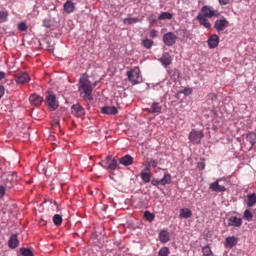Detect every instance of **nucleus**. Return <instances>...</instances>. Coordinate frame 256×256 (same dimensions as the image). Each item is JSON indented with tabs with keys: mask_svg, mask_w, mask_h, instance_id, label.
<instances>
[{
	"mask_svg": "<svg viewBox=\"0 0 256 256\" xmlns=\"http://www.w3.org/2000/svg\"><path fill=\"white\" fill-rule=\"evenodd\" d=\"M97 82H96L92 84L89 80L84 81L82 80H80L78 89L79 90H82L84 94L83 96L84 98L91 100L93 98L92 92Z\"/></svg>",
	"mask_w": 256,
	"mask_h": 256,
	"instance_id": "obj_1",
	"label": "nucleus"
},
{
	"mask_svg": "<svg viewBox=\"0 0 256 256\" xmlns=\"http://www.w3.org/2000/svg\"><path fill=\"white\" fill-rule=\"evenodd\" d=\"M2 181L6 189H10L18 180L14 172H4L1 176Z\"/></svg>",
	"mask_w": 256,
	"mask_h": 256,
	"instance_id": "obj_2",
	"label": "nucleus"
},
{
	"mask_svg": "<svg viewBox=\"0 0 256 256\" xmlns=\"http://www.w3.org/2000/svg\"><path fill=\"white\" fill-rule=\"evenodd\" d=\"M127 76L128 80L133 85L140 83L142 81V77L138 68H134L128 71Z\"/></svg>",
	"mask_w": 256,
	"mask_h": 256,
	"instance_id": "obj_3",
	"label": "nucleus"
},
{
	"mask_svg": "<svg viewBox=\"0 0 256 256\" xmlns=\"http://www.w3.org/2000/svg\"><path fill=\"white\" fill-rule=\"evenodd\" d=\"M46 101L51 110H54L58 107V102L56 100V96L52 91H48Z\"/></svg>",
	"mask_w": 256,
	"mask_h": 256,
	"instance_id": "obj_4",
	"label": "nucleus"
},
{
	"mask_svg": "<svg viewBox=\"0 0 256 256\" xmlns=\"http://www.w3.org/2000/svg\"><path fill=\"white\" fill-rule=\"evenodd\" d=\"M204 136L202 131L194 129L190 133L188 138L193 144H198Z\"/></svg>",
	"mask_w": 256,
	"mask_h": 256,
	"instance_id": "obj_5",
	"label": "nucleus"
},
{
	"mask_svg": "<svg viewBox=\"0 0 256 256\" xmlns=\"http://www.w3.org/2000/svg\"><path fill=\"white\" fill-rule=\"evenodd\" d=\"M201 12L203 13V16L209 18L214 16H218L219 14L217 10H214L212 7L208 6H204L201 10Z\"/></svg>",
	"mask_w": 256,
	"mask_h": 256,
	"instance_id": "obj_6",
	"label": "nucleus"
},
{
	"mask_svg": "<svg viewBox=\"0 0 256 256\" xmlns=\"http://www.w3.org/2000/svg\"><path fill=\"white\" fill-rule=\"evenodd\" d=\"M176 36L172 32H169L164 34L163 40L164 44L168 46H172L176 42Z\"/></svg>",
	"mask_w": 256,
	"mask_h": 256,
	"instance_id": "obj_7",
	"label": "nucleus"
},
{
	"mask_svg": "<svg viewBox=\"0 0 256 256\" xmlns=\"http://www.w3.org/2000/svg\"><path fill=\"white\" fill-rule=\"evenodd\" d=\"M228 21L224 18L216 20L214 24V28L217 32H220L224 30L226 27L228 26Z\"/></svg>",
	"mask_w": 256,
	"mask_h": 256,
	"instance_id": "obj_8",
	"label": "nucleus"
},
{
	"mask_svg": "<svg viewBox=\"0 0 256 256\" xmlns=\"http://www.w3.org/2000/svg\"><path fill=\"white\" fill-rule=\"evenodd\" d=\"M71 109L72 114L76 117H80L85 113L84 108L79 104L72 105Z\"/></svg>",
	"mask_w": 256,
	"mask_h": 256,
	"instance_id": "obj_9",
	"label": "nucleus"
},
{
	"mask_svg": "<svg viewBox=\"0 0 256 256\" xmlns=\"http://www.w3.org/2000/svg\"><path fill=\"white\" fill-rule=\"evenodd\" d=\"M220 42L219 37L216 34L212 35L208 40V46L210 48H214L218 46Z\"/></svg>",
	"mask_w": 256,
	"mask_h": 256,
	"instance_id": "obj_10",
	"label": "nucleus"
},
{
	"mask_svg": "<svg viewBox=\"0 0 256 256\" xmlns=\"http://www.w3.org/2000/svg\"><path fill=\"white\" fill-rule=\"evenodd\" d=\"M242 224L240 218L232 216L228 219V226L234 227H240Z\"/></svg>",
	"mask_w": 256,
	"mask_h": 256,
	"instance_id": "obj_11",
	"label": "nucleus"
},
{
	"mask_svg": "<svg viewBox=\"0 0 256 256\" xmlns=\"http://www.w3.org/2000/svg\"><path fill=\"white\" fill-rule=\"evenodd\" d=\"M29 100L32 105L38 106L42 103L44 100V98L42 96L33 94L30 96Z\"/></svg>",
	"mask_w": 256,
	"mask_h": 256,
	"instance_id": "obj_12",
	"label": "nucleus"
},
{
	"mask_svg": "<svg viewBox=\"0 0 256 256\" xmlns=\"http://www.w3.org/2000/svg\"><path fill=\"white\" fill-rule=\"evenodd\" d=\"M206 18L202 14L199 13L196 19L200 22V24L203 25L206 28H209L211 27V24Z\"/></svg>",
	"mask_w": 256,
	"mask_h": 256,
	"instance_id": "obj_13",
	"label": "nucleus"
},
{
	"mask_svg": "<svg viewBox=\"0 0 256 256\" xmlns=\"http://www.w3.org/2000/svg\"><path fill=\"white\" fill-rule=\"evenodd\" d=\"M162 107L158 103L154 102L152 104L150 108H146L144 109L146 111H147L149 113H160L162 110Z\"/></svg>",
	"mask_w": 256,
	"mask_h": 256,
	"instance_id": "obj_14",
	"label": "nucleus"
},
{
	"mask_svg": "<svg viewBox=\"0 0 256 256\" xmlns=\"http://www.w3.org/2000/svg\"><path fill=\"white\" fill-rule=\"evenodd\" d=\"M102 112L106 114L115 115L118 112V110L114 106H106L102 108Z\"/></svg>",
	"mask_w": 256,
	"mask_h": 256,
	"instance_id": "obj_15",
	"label": "nucleus"
},
{
	"mask_svg": "<svg viewBox=\"0 0 256 256\" xmlns=\"http://www.w3.org/2000/svg\"><path fill=\"white\" fill-rule=\"evenodd\" d=\"M75 6L73 2L70 0H68L64 4V9L66 14H70L74 11Z\"/></svg>",
	"mask_w": 256,
	"mask_h": 256,
	"instance_id": "obj_16",
	"label": "nucleus"
},
{
	"mask_svg": "<svg viewBox=\"0 0 256 256\" xmlns=\"http://www.w3.org/2000/svg\"><path fill=\"white\" fill-rule=\"evenodd\" d=\"M30 80V77L28 74L22 73L17 74L16 81L18 83L23 84Z\"/></svg>",
	"mask_w": 256,
	"mask_h": 256,
	"instance_id": "obj_17",
	"label": "nucleus"
},
{
	"mask_svg": "<svg viewBox=\"0 0 256 256\" xmlns=\"http://www.w3.org/2000/svg\"><path fill=\"white\" fill-rule=\"evenodd\" d=\"M160 61L165 67L170 65L172 62V60L170 54L168 52L164 54L162 57L160 59Z\"/></svg>",
	"mask_w": 256,
	"mask_h": 256,
	"instance_id": "obj_18",
	"label": "nucleus"
},
{
	"mask_svg": "<svg viewBox=\"0 0 256 256\" xmlns=\"http://www.w3.org/2000/svg\"><path fill=\"white\" fill-rule=\"evenodd\" d=\"M120 162L125 166H128L132 164L133 158L130 155L126 154L120 158Z\"/></svg>",
	"mask_w": 256,
	"mask_h": 256,
	"instance_id": "obj_19",
	"label": "nucleus"
},
{
	"mask_svg": "<svg viewBox=\"0 0 256 256\" xmlns=\"http://www.w3.org/2000/svg\"><path fill=\"white\" fill-rule=\"evenodd\" d=\"M210 188L214 192H223L226 190L224 186L218 184V180L210 184Z\"/></svg>",
	"mask_w": 256,
	"mask_h": 256,
	"instance_id": "obj_20",
	"label": "nucleus"
},
{
	"mask_svg": "<svg viewBox=\"0 0 256 256\" xmlns=\"http://www.w3.org/2000/svg\"><path fill=\"white\" fill-rule=\"evenodd\" d=\"M160 240L163 244L166 243L170 240V234L166 230H161L158 234Z\"/></svg>",
	"mask_w": 256,
	"mask_h": 256,
	"instance_id": "obj_21",
	"label": "nucleus"
},
{
	"mask_svg": "<svg viewBox=\"0 0 256 256\" xmlns=\"http://www.w3.org/2000/svg\"><path fill=\"white\" fill-rule=\"evenodd\" d=\"M238 242V239L234 236H228L226 238V248H232Z\"/></svg>",
	"mask_w": 256,
	"mask_h": 256,
	"instance_id": "obj_22",
	"label": "nucleus"
},
{
	"mask_svg": "<svg viewBox=\"0 0 256 256\" xmlns=\"http://www.w3.org/2000/svg\"><path fill=\"white\" fill-rule=\"evenodd\" d=\"M18 244V242L17 240V236L16 234H13L11 236L8 241V246L12 248H16Z\"/></svg>",
	"mask_w": 256,
	"mask_h": 256,
	"instance_id": "obj_23",
	"label": "nucleus"
},
{
	"mask_svg": "<svg viewBox=\"0 0 256 256\" xmlns=\"http://www.w3.org/2000/svg\"><path fill=\"white\" fill-rule=\"evenodd\" d=\"M192 216V212L188 208H183L180 210V216L182 218H188Z\"/></svg>",
	"mask_w": 256,
	"mask_h": 256,
	"instance_id": "obj_24",
	"label": "nucleus"
},
{
	"mask_svg": "<svg viewBox=\"0 0 256 256\" xmlns=\"http://www.w3.org/2000/svg\"><path fill=\"white\" fill-rule=\"evenodd\" d=\"M246 139L252 146L256 144V134L252 132H250L246 134Z\"/></svg>",
	"mask_w": 256,
	"mask_h": 256,
	"instance_id": "obj_25",
	"label": "nucleus"
},
{
	"mask_svg": "<svg viewBox=\"0 0 256 256\" xmlns=\"http://www.w3.org/2000/svg\"><path fill=\"white\" fill-rule=\"evenodd\" d=\"M247 206L248 207L252 206L254 204L256 203V196L254 193L248 196Z\"/></svg>",
	"mask_w": 256,
	"mask_h": 256,
	"instance_id": "obj_26",
	"label": "nucleus"
},
{
	"mask_svg": "<svg viewBox=\"0 0 256 256\" xmlns=\"http://www.w3.org/2000/svg\"><path fill=\"white\" fill-rule=\"evenodd\" d=\"M140 174L142 179L146 183L150 181L152 176L150 172H145L144 170L141 171Z\"/></svg>",
	"mask_w": 256,
	"mask_h": 256,
	"instance_id": "obj_27",
	"label": "nucleus"
},
{
	"mask_svg": "<svg viewBox=\"0 0 256 256\" xmlns=\"http://www.w3.org/2000/svg\"><path fill=\"white\" fill-rule=\"evenodd\" d=\"M171 182L170 176L168 174H165L164 177L160 180L161 185L164 186L166 184H168Z\"/></svg>",
	"mask_w": 256,
	"mask_h": 256,
	"instance_id": "obj_28",
	"label": "nucleus"
},
{
	"mask_svg": "<svg viewBox=\"0 0 256 256\" xmlns=\"http://www.w3.org/2000/svg\"><path fill=\"white\" fill-rule=\"evenodd\" d=\"M62 217L60 215L56 214L54 216L52 221L56 226H59L62 224Z\"/></svg>",
	"mask_w": 256,
	"mask_h": 256,
	"instance_id": "obj_29",
	"label": "nucleus"
},
{
	"mask_svg": "<svg viewBox=\"0 0 256 256\" xmlns=\"http://www.w3.org/2000/svg\"><path fill=\"white\" fill-rule=\"evenodd\" d=\"M202 252L204 256H213V254L209 246H204L202 248Z\"/></svg>",
	"mask_w": 256,
	"mask_h": 256,
	"instance_id": "obj_30",
	"label": "nucleus"
},
{
	"mask_svg": "<svg viewBox=\"0 0 256 256\" xmlns=\"http://www.w3.org/2000/svg\"><path fill=\"white\" fill-rule=\"evenodd\" d=\"M169 254V248L168 247L164 246L159 250L158 256H168Z\"/></svg>",
	"mask_w": 256,
	"mask_h": 256,
	"instance_id": "obj_31",
	"label": "nucleus"
},
{
	"mask_svg": "<svg viewBox=\"0 0 256 256\" xmlns=\"http://www.w3.org/2000/svg\"><path fill=\"white\" fill-rule=\"evenodd\" d=\"M118 165L117 160L115 158H113L112 162L108 164L107 167H106V170H115Z\"/></svg>",
	"mask_w": 256,
	"mask_h": 256,
	"instance_id": "obj_32",
	"label": "nucleus"
},
{
	"mask_svg": "<svg viewBox=\"0 0 256 256\" xmlns=\"http://www.w3.org/2000/svg\"><path fill=\"white\" fill-rule=\"evenodd\" d=\"M172 18V14L168 12H162L158 17L159 20H170Z\"/></svg>",
	"mask_w": 256,
	"mask_h": 256,
	"instance_id": "obj_33",
	"label": "nucleus"
},
{
	"mask_svg": "<svg viewBox=\"0 0 256 256\" xmlns=\"http://www.w3.org/2000/svg\"><path fill=\"white\" fill-rule=\"evenodd\" d=\"M20 253L24 256H33L32 251L28 248H21L20 249Z\"/></svg>",
	"mask_w": 256,
	"mask_h": 256,
	"instance_id": "obj_34",
	"label": "nucleus"
},
{
	"mask_svg": "<svg viewBox=\"0 0 256 256\" xmlns=\"http://www.w3.org/2000/svg\"><path fill=\"white\" fill-rule=\"evenodd\" d=\"M138 20V18H126L124 20V24H130L132 23L137 22Z\"/></svg>",
	"mask_w": 256,
	"mask_h": 256,
	"instance_id": "obj_35",
	"label": "nucleus"
},
{
	"mask_svg": "<svg viewBox=\"0 0 256 256\" xmlns=\"http://www.w3.org/2000/svg\"><path fill=\"white\" fill-rule=\"evenodd\" d=\"M144 217L149 222H152L154 220V215L149 212L148 211H146L144 213Z\"/></svg>",
	"mask_w": 256,
	"mask_h": 256,
	"instance_id": "obj_36",
	"label": "nucleus"
},
{
	"mask_svg": "<svg viewBox=\"0 0 256 256\" xmlns=\"http://www.w3.org/2000/svg\"><path fill=\"white\" fill-rule=\"evenodd\" d=\"M142 44L146 48L148 49L151 48L153 42L149 39H145L142 40Z\"/></svg>",
	"mask_w": 256,
	"mask_h": 256,
	"instance_id": "obj_37",
	"label": "nucleus"
},
{
	"mask_svg": "<svg viewBox=\"0 0 256 256\" xmlns=\"http://www.w3.org/2000/svg\"><path fill=\"white\" fill-rule=\"evenodd\" d=\"M8 13L7 12H0V22H4L6 20Z\"/></svg>",
	"mask_w": 256,
	"mask_h": 256,
	"instance_id": "obj_38",
	"label": "nucleus"
},
{
	"mask_svg": "<svg viewBox=\"0 0 256 256\" xmlns=\"http://www.w3.org/2000/svg\"><path fill=\"white\" fill-rule=\"evenodd\" d=\"M252 218V214L248 210H246L244 212V218L250 221Z\"/></svg>",
	"mask_w": 256,
	"mask_h": 256,
	"instance_id": "obj_39",
	"label": "nucleus"
},
{
	"mask_svg": "<svg viewBox=\"0 0 256 256\" xmlns=\"http://www.w3.org/2000/svg\"><path fill=\"white\" fill-rule=\"evenodd\" d=\"M18 28L20 31H25L27 30L28 26L25 22H21L18 24Z\"/></svg>",
	"mask_w": 256,
	"mask_h": 256,
	"instance_id": "obj_40",
	"label": "nucleus"
},
{
	"mask_svg": "<svg viewBox=\"0 0 256 256\" xmlns=\"http://www.w3.org/2000/svg\"><path fill=\"white\" fill-rule=\"evenodd\" d=\"M43 26L46 28H50L52 26V21L50 19H44L43 20Z\"/></svg>",
	"mask_w": 256,
	"mask_h": 256,
	"instance_id": "obj_41",
	"label": "nucleus"
},
{
	"mask_svg": "<svg viewBox=\"0 0 256 256\" xmlns=\"http://www.w3.org/2000/svg\"><path fill=\"white\" fill-rule=\"evenodd\" d=\"M208 100H210L212 102L216 101L217 100V96L216 94L214 93H210L208 95Z\"/></svg>",
	"mask_w": 256,
	"mask_h": 256,
	"instance_id": "obj_42",
	"label": "nucleus"
},
{
	"mask_svg": "<svg viewBox=\"0 0 256 256\" xmlns=\"http://www.w3.org/2000/svg\"><path fill=\"white\" fill-rule=\"evenodd\" d=\"M158 162L156 160H151L148 163V166H152V168H156L157 166Z\"/></svg>",
	"mask_w": 256,
	"mask_h": 256,
	"instance_id": "obj_43",
	"label": "nucleus"
},
{
	"mask_svg": "<svg viewBox=\"0 0 256 256\" xmlns=\"http://www.w3.org/2000/svg\"><path fill=\"white\" fill-rule=\"evenodd\" d=\"M151 184L155 186H158L159 184H161V182H160V180H158L153 178L151 180Z\"/></svg>",
	"mask_w": 256,
	"mask_h": 256,
	"instance_id": "obj_44",
	"label": "nucleus"
},
{
	"mask_svg": "<svg viewBox=\"0 0 256 256\" xmlns=\"http://www.w3.org/2000/svg\"><path fill=\"white\" fill-rule=\"evenodd\" d=\"M6 188L2 186H0V198H2L4 192L6 190Z\"/></svg>",
	"mask_w": 256,
	"mask_h": 256,
	"instance_id": "obj_45",
	"label": "nucleus"
},
{
	"mask_svg": "<svg viewBox=\"0 0 256 256\" xmlns=\"http://www.w3.org/2000/svg\"><path fill=\"white\" fill-rule=\"evenodd\" d=\"M4 94V86L0 84V99L3 96Z\"/></svg>",
	"mask_w": 256,
	"mask_h": 256,
	"instance_id": "obj_46",
	"label": "nucleus"
},
{
	"mask_svg": "<svg viewBox=\"0 0 256 256\" xmlns=\"http://www.w3.org/2000/svg\"><path fill=\"white\" fill-rule=\"evenodd\" d=\"M204 166L205 164L204 162H199L197 164L198 168L201 170H203L204 168Z\"/></svg>",
	"mask_w": 256,
	"mask_h": 256,
	"instance_id": "obj_47",
	"label": "nucleus"
},
{
	"mask_svg": "<svg viewBox=\"0 0 256 256\" xmlns=\"http://www.w3.org/2000/svg\"><path fill=\"white\" fill-rule=\"evenodd\" d=\"M150 36L152 38H154L157 36V32L155 30H152L150 32Z\"/></svg>",
	"mask_w": 256,
	"mask_h": 256,
	"instance_id": "obj_48",
	"label": "nucleus"
},
{
	"mask_svg": "<svg viewBox=\"0 0 256 256\" xmlns=\"http://www.w3.org/2000/svg\"><path fill=\"white\" fill-rule=\"evenodd\" d=\"M221 5H226L228 4L229 0H218Z\"/></svg>",
	"mask_w": 256,
	"mask_h": 256,
	"instance_id": "obj_49",
	"label": "nucleus"
},
{
	"mask_svg": "<svg viewBox=\"0 0 256 256\" xmlns=\"http://www.w3.org/2000/svg\"><path fill=\"white\" fill-rule=\"evenodd\" d=\"M106 160H102L99 163V164L106 169V167H107L106 166Z\"/></svg>",
	"mask_w": 256,
	"mask_h": 256,
	"instance_id": "obj_50",
	"label": "nucleus"
},
{
	"mask_svg": "<svg viewBox=\"0 0 256 256\" xmlns=\"http://www.w3.org/2000/svg\"><path fill=\"white\" fill-rule=\"evenodd\" d=\"M112 156H111V155H109V156H108L106 158V160H105L106 161V163H108V162H110V161H111V162H112Z\"/></svg>",
	"mask_w": 256,
	"mask_h": 256,
	"instance_id": "obj_51",
	"label": "nucleus"
},
{
	"mask_svg": "<svg viewBox=\"0 0 256 256\" xmlns=\"http://www.w3.org/2000/svg\"><path fill=\"white\" fill-rule=\"evenodd\" d=\"M6 74L4 72L0 71V80L4 78Z\"/></svg>",
	"mask_w": 256,
	"mask_h": 256,
	"instance_id": "obj_52",
	"label": "nucleus"
},
{
	"mask_svg": "<svg viewBox=\"0 0 256 256\" xmlns=\"http://www.w3.org/2000/svg\"><path fill=\"white\" fill-rule=\"evenodd\" d=\"M148 20H152L151 22V24H153V23H154L156 22V20H155V19H152V16H150L148 17Z\"/></svg>",
	"mask_w": 256,
	"mask_h": 256,
	"instance_id": "obj_53",
	"label": "nucleus"
},
{
	"mask_svg": "<svg viewBox=\"0 0 256 256\" xmlns=\"http://www.w3.org/2000/svg\"><path fill=\"white\" fill-rule=\"evenodd\" d=\"M52 126H58L59 127L60 126V122L59 121L56 122L54 124H52Z\"/></svg>",
	"mask_w": 256,
	"mask_h": 256,
	"instance_id": "obj_54",
	"label": "nucleus"
},
{
	"mask_svg": "<svg viewBox=\"0 0 256 256\" xmlns=\"http://www.w3.org/2000/svg\"><path fill=\"white\" fill-rule=\"evenodd\" d=\"M97 237V235L96 234V232H94L92 235V238H96Z\"/></svg>",
	"mask_w": 256,
	"mask_h": 256,
	"instance_id": "obj_55",
	"label": "nucleus"
},
{
	"mask_svg": "<svg viewBox=\"0 0 256 256\" xmlns=\"http://www.w3.org/2000/svg\"><path fill=\"white\" fill-rule=\"evenodd\" d=\"M184 94H190V93H191V90H190L188 93V90H186V89H185V90H184Z\"/></svg>",
	"mask_w": 256,
	"mask_h": 256,
	"instance_id": "obj_56",
	"label": "nucleus"
},
{
	"mask_svg": "<svg viewBox=\"0 0 256 256\" xmlns=\"http://www.w3.org/2000/svg\"><path fill=\"white\" fill-rule=\"evenodd\" d=\"M150 166H148H148H146L145 168V170H149V168H150Z\"/></svg>",
	"mask_w": 256,
	"mask_h": 256,
	"instance_id": "obj_57",
	"label": "nucleus"
},
{
	"mask_svg": "<svg viewBox=\"0 0 256 256\" xmlns=\"http://www.w3.org/2000/svg\"><path fill=\"white\" fill-rule=\"evenodd\" d=\"M254 213L256 214V209L254 210Z\"/></svg>",
	"mask_w": 256,
	"mask_h": 256,
	"instance_id": "obj_58",
	"label": "nucleus"
}]
</instances>
